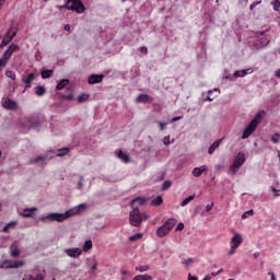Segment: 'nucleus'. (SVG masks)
<instances>
[{
  "label": "nucleus",
  "mask_w": 280,
  "mask_h": 280,
  "mask_svg": "<svg viewBox=\"0 0 280 280\" xmlns=\"http://www.w3.org/2000/svg\"><path fill=\"white\" fill-rule=\"evenodd\" d=\"M221 143H222V139L214 141L212 143V145H210V148L208 149V154H213V152H215V150H218V148H220Z\"/></svg>",
  "instance_id": "nucleus-20"
},
{
  "label": "nucleus",
  "mask_w": 280,
  "mask_h": 280,
  "mask_svg": "<svg viewBox=\"0 0 280 280\" xmlns=\"http://www.w3.org/2000/svg\"><path fill=\"white\" fill-rule=\"evenodd\" d=\"M259 121H261V113H257L254 119L249 122V125L245 128L243 131L242 139H248L250 135L257 130V127L259 126Z\"/></svg>",
  "instance_id": "nucleus-4"
},
{
  "label": "nucleus",
  "mask_w": 280,
  "mask_h": 280,
  "mask_svg": "<svg viewBox=\"0 0 280 280\" xmlns=\"http://www.w3.org/2000/svg\"><path fill=\"white\" fill-rule=\"evenodd\" d=\"M84 187V177H80L79 182H78V188L82 189Z\"/></svg>",
  "instance_id": "nucleus-44"
},
{
  "label": "nucleus",
  "mask_w": 280,
  "mask_h": 280,
  "mask_svg": "<svg viewBox=\"0 0 280 280\" xmlns=\"http://www.w3.org/2000/svg\"><path fill=\"white\" fill-rule=\"evenodd\" d=\"M117 156L122 163H130V155L126 154L124 151L119 150Z\"/></svg>",
  "instance_id": "nucleus-21"
},
{
  "label": "nucleus",
  "mask_w": 280,
  "mask_h": 280,
  "mask_svg": "<svg viewBox=\"0 0 280 280\" xmlns=\"http://www.w3.org/2000/svg\"><path fill=\"white\" fill-rule=\"evenodd\" d=\"M196 198V195H190L189 197L185 198L183 201H182V207H187V203L190 202L191 200H194Z\"/></svg>",
  "instance_id": "nucleus-31"
},
{
  "label": "nucleus",
  "mask_w": 280,
  "mask_h": 280,
  "mask_svg": "<svg viewBox=\"0 0 280 280\" xmlns=\"http://www.w3.org/2000/svg\"><path fill=\"white\" fill-rule=\"evenodd\" d=\"M188 280H198V278L197 277H194V276H191L190 273L188 275Z\"/></svg>",
  "instance_id": "nucleus-59"
},
{
  "label": "nucleus",
  "mask_w": 280,
  "mask_h": 280,
  "mask_svg": "<svg viewBox=\"0 0 280 280\" xmlns=\"http://www.w3.org/2000/svg\"><path fill=\"white\" fill-rule=\"evenodd\" d=\"M140 51H141V54H148V48L147 47H141Z\"/></svg>",
  "instance_id": "nucleus-57"
},
{
  "label": "nucleus",
  "mask_w": 280,
  "mask_h": 280,
  "mask_svg": "<svg viewBox=\"0 0 280 280\" xmlns=\"http://www.w3.org/2000/svg\"><path fill=\"white\" fill-rule=\"evenodd\" d=\"M249 73H253V68L246 69V70H237L234 72V78H244L245 75H248Z\"/></svg>",
  "instance_id": "nucleus-17"
},
{
  "label": "nucleus",
  "mask_w": 280,
  "mask_h": 280,
  "mask_svg": "<svg viewBox=\"0 0 280 280\" xmlns=\"http://www.w3.org/2000/svg\"><path fill=\"white\" fill-rule=\"evenodd\" d=\"M19 49H20L19 45L13 43L3 52L2 57H4L5 59L10 60V58H12V54H14V51H19Z\"/></svg>",
  "instance_id": "nucleus-7"
},
{
  "label": "nucleus",
  "mask_w": 280,
  "mask_h": 280,
  "mask_svg": "<svg viewBox=\"0 0 280 280\" xmlns=\"http://www.w3.org/2000/svg\"><path fill=\"white\" fill-rule=\"evenodd\" d=\"M160 129L161 130H165V126H167V124L165 122H159Z\"/></svg>",
  "instance_id": "nucleus-56"
},
{
  "label": "nucleus",
  "mask_w": 280,
  "mask_h": 280,
  "mask_svg": "<svg viewBox=\"0 0 280 280\" xmlns=\"http://www.w3.org/2000/svg\"><path fill=\"white\" fill-rule=\"evenodd\" d=\"M8 65V59H5V57H2L0 59V71L1 69H3V67H5Z\"/></svg>",
  "instance_id": "nucleus-41"
},
{
  "label": "nucleus",
  "mask_w": 280,
  "mask_h": 280,
  "mask_svg": "<svg viewBox=\"0 0 280 280\" xmlns=\"http://www.w3.org/2000/svg\"><path fill=\"white\" fill-rule=\"evenodd\" d=\"M65 86H69V79H62L56 86L57 91H62Z\"/></svg>",
  "instance_id": "nucleus-25"
},
{
  "label": "nucleus",
  "mask_w": 280,
  "mask_h": 280,
  "mask_svg": "<svg viewBox=\"0 0 280 280\" xmlns=\"http://www.w3.org/2000/svg\"><path fill=\"white\" fill-rule=\"evenodd\" d=\"M63 253H66V255H68V257H80V255H82V250L80 249V247H73V248H67L63 250Z\"/></svg>",
  "instance_id": "nucleus-9"
},
{
  "label": "nucleus",
  "mask_w": 280,
  "mask_h": 280,
  "mask_svg": "<svg viewBox=\"0 0 280 280\" xmlns=\"http://www.w3.org/2000/svg\"><path fill=\"white\" fill-rule=\"evenodd\" d=\"M145 205V199L141 197H137L136 199L131 200V207L133 209H139V207Z\"/></svg>",
  "instance_id": "nucleus-15"
},
{
  "label": "nucleus",
  "mask_w": 280,
  "mask_h": 280,
  "mask_svg": "<svg viewBox=\"0 0 280 280\" xmlns=\"http://www.w3.org/2000/svg\"><path fill=\"white\" fill-rule=\"evenodd\" d=\"M242 242H244V238L238 233H235L234 236L231 238L232 246L236 248H240V246H242Z\"/></svg>",
  "instance_id": "nucleus-10"
},
{
  "label": "nucleus",
  "mask_w": 280,
  "mask_h": 280,
  "mask_svg": "<svg viewBox=\"0 0 280 280\" xmlns=\"http://www.w3.org/2000/svg\"><path fill=\"white\" fill-rule=\"evenodd\" d=\"M222 272H224V269L221 268V269H220L219 271H217V272L213 271V272L211 273V276H212V277H218V275H222Z\"/></svg>",
  "instance_id": "nucleus-51"
},
{
  "label": "nucleus",
  "mask_w": 280,
  "mask_h": 280,
  "mask_svg": "<svg viewBox=\"0 0 280 280\" xmlns=\"http://www.w3.org/2000/svg\"><path fill=\"white\" fill-rule=\"evenodd\" d=\"M271 191H273L275 198H279V196H280V189H277V188H275V187H271Z\"/></svg>",
  "instance_id": "nucleus-46"
},
{
  "label": "nucleus",
  "mask_w": 280,
  "mask_h": 280,
  "mask_svg": "<svg viewBox=\"0 0 280 280\" xmlns=\"http://www.w3.org/2000/svg\"><path fill=\"white\" fill-rule=\"evenodd\" d=\"M61 97L63 100H69V101L73 100V90H71V88H67L66 93L61 94Z\"/></svg>",
  "instance_id": "nucleus-23"
},
{
  "label": "nucleus",
  "mask_w": 280,
  "mask_h": 280,
  "mask_svg": "<svg viewBox=\"0 0 280 280\" xmlns=\"http://www.w3.org/2000/svg\"><path fill=\"white\" fill-rule=\"evenodd\" d=\"M203 280H211V276H206Z\"/></svg>",
  "instance_id": "nucleus-64"
},
{
  "label": "nucleus",
  "mask_w": 280,
  "mask_h": 280,
  "mask_svg": "<svg viewBox=\"0 0 280 280\" xmlns=\"http://www.w3.org/2000/svg\"><path fill=\"white\" fill-rule=\"evenodd\" d=\"M2 106L7 108V110H16V102L11 98H5Z\"/></svg>",
  "instance_id": "nucleus-12"
},
{
  "label": "nucleus",
  "mask_w": 280,
  "mask_h": 280,
  "mask_svg": "<svg viewBox=\"0 0 280 280\" xmlns=\"http://www.w3.org/2000/svg\"><path fill=\"white\" fill-rule=\"evenodd\" d=\"M170 231L167 229V226L165 224H163L162 226H160L158 230H156V235L158 237H165L167 235H170Z\"/></svg>",
  "instance_id": "nucleus-13"
},
{
  "label": "nucleus",
  "mask_w": 280,
  "mask_h": 280,
  "mask_svg": "<svg viewBox=\"0 0 280 280\" xmlns=\"http://www.w3.org/2000/svg\"><path fill=\"white\" fill-rule=\"evenodd\" d=\"M170 187H172V182L166 180L163 183L162 190L165 191V190L170 189Z\"/></svg>",
  "instance_id": "nucleus-38"
},
{
  "label": "nucleus",
  "mask_w": 280,
  "mask_h": 280,
  "mask_svg": "<svg viewBox=\"0 0 280 280\" xmlns=\"http://www.w3.org/2000/svg\"><path fill=\"white\" fill-rule=\"evenodd\" d=\"M5 75H7V78H10L11 80H16V72H14L12 70H7Z\"/></svg>",
  "instance_id": "nucleus-35"
},
{
  "label": "nucleus",
  "mask_w": 280,
  "mask_h": 280,
  "mask_svg": "<svg viewBox=\"0 0 280 280\" xmlns=\"http://www.w3.org/2000/svg\"><path fill=\"white\" fill-rule=\"evenodd\" d=\"M28 280H45V276H43L42 273H38L36 277L30 276Z\"/></svg>",
  "instance_id": "nucleus-37"
},
{
  "label": "nucleus",
  "mask_w": 280,
  "mask_h": 280,
  "mask_svg": "<svg viewBox=\"0 0 280 280\" xmlns=\"http://www.w3.org/2000/svg\"><path fill=\"white\" fill-rule=\"evenodd\" d=\"M177 222H178V221H177L176 219L171 218V219H167V220L165 221L164 225L166 226V229H167L168 231H172V229H174V226H176V223H177Z\"/></svg>",
  "instance_id": "nucleus-19"
},
{
  "label": "nucleus",
  "mask_w": 280,
  "mask_h": 280,
  "mask_svg": "<svg viewBox=\"0 0 280 280\" xmlns=\"http://www.w3.org/2000/svg\"><path fill=\"white\" fill-rule=\"evenodd\" d=\"M136 270H138L139 272H148V270H150L149 266H141V267H137Z\"/></svg>",
  "instance_id": "nucleus-40"
},
{
  "label": "nucleus",
  "mask_w": 280,
  "mask_h": 280,
  "mask_svg": "<svg viewBox=\"0 0 280 280\" xmlns=\"http://www.w3.org/2000/svg\"><path fill=\"white\" fill-rule=\"evenodd\" d=\"M88 100H89V94H81V95L78 97L79 104H82V103L86 102Z\"/></svg>",
  "instance_id": "nucleus-36"
},
{
  "label": "nucleus",
  "mask_w": 280,
  "mask_h": 280,
  "mask_svg": "<svg viewBox=\"0 0 280 280\" xmlns=\"http://www.w3.org/2000/svg\"><path fill=\"white\" fill-rule=\"evenodd\" d=\"M142 237H143L142 233H137L132 236H129V242H137V241L141 240Z\"/></svg>",
  "instance_id": "nucleus-33"
},
{
  "label": "nucleus",
  "mask_w": 280,
  "mask_h": 280,
  "mask_svg": "<svg viewBox=\"0 0 280 280\" xmlns=\"http://www.w3.org/2000/svg\"><path fill=\"white\" fill-rule=\"evenodd\" d=\"M272 5H273L275 12H279V10H280V1L279 0H275L272 2Z\"/></svg>",
  "instance_id": "nucleus-39"
},
{
  "label": "nucleus",
  "mask_w": 280,
  "mask_h": 280,
  "mask_svg": "<svg viewBox=\"0 0 280 280\" xmlns=\"http://www.w3.org/2000/svg\"><path fill=\"white\" fill-rule=\"evenodd\" d=\"M269 275L271 276V280H277V277H275V272H269Z\"/></svg>",
  "instance_id": "nucleus-61"
},
{
  "label": "nucleus",
  "mask_w": 280,
  "mask_h": 280,
  "mask_svg": "<svg viewBox=\"0 0 280 280\" xmlns=\"http://www.w3.org/2000/svg\"><path fill=\"white\" fill-rule=\"evenodd\" d=\"M183 118V116H176V117H174V118H172V124H174V121H178V120H180Z\"/></svg>",
  "instance_id": "nucleus-55"
},
{
  "label": "nucleus",
  "mask_w": 280,
  "mask_h": 280,
  "mask_svg": "<svg viewBox=\"0 0 280 280\" xmlns=\"http://www.w3.org/2000/svg\"><path fill=\"white\" fill-rule=\"evenodd\" d=\"M4 4H5V0H0V10L3 8Z\"/></svg>",
  "instance_id": "nucleus-60"
},
{
  "label": "nucleus",
  "mask_w": 280,
  "mask_h": 280,
  "mask_svg": "<svg viewBox=\"0 0 280 280\" xmlns=\"http://www.w3.org/2000/svg\"><path fill=\"white\" fill-rule=\"evenodd\" d=\"M207 170H209V167H207V165H201L199 167H195L192 170V176H195V178H200L202 176V174H205V172H207Z\"/></svg>",
  "instance_id": "nucleus-11"
},
{
  "label": "nucleus",
  "mask_w": 280,
  "mask_h": 280,
  "mask_svg": "<svg viewBox=\"0 0 280 280\" xmlns=\"http://www.w3.org/2000/svg\"><path fill=\"white\" fill-rule=\"evenodd\" d=\"M40 161H45V156H37L35 160H32L31 163H38Z\"/></svg>",
  "instance_id": "nucleus-47"
},
{
  "label": "nucleus",
  "mask_w": 280,
  "mask_h": 280,
  "mask_svg": "<svg viewBox=\"0 0 280 280\" xmlns=\"http://www.w3.org/2000/svg\"><path fill=\"white\" fill-rule=\"evenodd\" d=\"M34 211H36V208H25L20 215L23 218H32V215H34Z\"/></svg>",
  "instance_id": "nucleus-16"
},
{
  "label": "nucleus",
  "mask_w": 280,
  "mask_h": 280,
  "mask_svg": "<svg viewBox=\"0 0 280 280\" xmlns=\"http://www.w3.org/2000/svg\"><path fill=\"white\" fill-rule=\"evenodd\" d=\"M7 36H9V38H11L12 40L14 36H16V28L10 27L9 31L7 32Z\"/></svg>",
  "instance_id": "nucleus-32"
},
{
  "label": "nucleus",
  "mask_w": 280,
  "mask_h": 280,
  "mask_svg": "<svg viewBox=\"0 0 280 280\" xmlns=\"http://www.w3.org/2000/svg\"><path fill=\"white\" fill-rule=\"evenodd\" d=\"M60 8L72 10L73 12H77V14H84V11L86 10L84 3H82L80 0H68L67 3Z\"/></svg>",
  "instance_id": "nucleus-3"
},
{
  "label": "nucleus",
  "mask_w": 280,
  "mask_h": 280,
  "mask_svg": "<svg viewBox=\"0 0 280 280\" xmlns=\"http://www.w3.org/2000/svg\"><path fill=\"white\" fill-rule=\"evenodd\" d=\"M66 154H69V148L59 149L56 156H66Z\"/></svg>",
  "instance_id": "nucleus-34"
},
{
  "label": "nucleus",
  "mask_w": 280,
  "mask_h": 280,
  "mask_svg": "<svg viewBox=\"0 0 280 280\" xmlns=\"http://www.w3.org/2000/svg\"><path fill=\"white\" fill-rule=\"evenodd\" d=\"M102 80H104L103 74H92L89 78V84H100V82H102Z\"/></svg>",
  "instance_id": "nucleus-14"
},
{
  "label": "nucleus",
  "mask_w": 280,
  "mask_h": 280,
  "mask_svg": "<svg viewBox=\"0 0 280 280\" xmlns=\"http://www.w3.org/2000/svg\"><path fill=\"white\" fill-rule=\"evenodd\" d=\"M136 102H138L139 104H148V102H150V95L139 94L136 98Z\"/></svg>",
  "instance_id": "nucleus-18"
},
{
  "label": "nucleus",
  "mask_w": 280,
  "mask_h": 280,
  "mask_svg": "<svg viewBox=\"0 0 280 280\" xmlns=\"http://www.w3.org/2000/svg\"><path fill=\"white\" fill-rule=\"evenodd\" d=\"M91 248H93V241L91 240L85 241V243L83 244V253H89Z\"/></svg>",
  "instance_id": "nucleus-27"
},
{
  "label": "nucleus",
  "mask_w": 280,
  "mask_h": 280,
  "mask_svg": "<svg viewBox=\"0 0 280 280\" xmlns=\"http://www.w3.org/2000/svg\"><path fill=\"white\" fill-rule=\"evenodd\" d=\"M276 78H280V69L276 71Z\"/></svg>",
  "instance_id": "nucleus-63"
},
{
  "label": "nucleus",
  "mask_w": 280,
  "mask_h": 280,
  "mask_svg": "<svg viewBox=\"0 0 280 280\" xmlns=\"http://www.w3.org/2000/svg\"><path fill=\"white\" fill-rule=\"evenodd\" d=\"M161 205H163V197L162 196H158L154 199H152V201H151L152 207H161Z\"/></svg>",
  "instance_id": "nucleus-24"
},
{
  "label": "nucleus",
  "mask_w": 280,
  "mask_h": 280,
  "mask_svg": "<svg viewBox=\"0 0 280 280\" xmlns=\"http://www.w3.org/2000/svg\"><path fill=\"white\" fill-rule=\"evenodd\" d=\"M19 255H21V252L19 250V248L13 249L11 253V257H19Z\"/></svg>",
  "instance_id": "nucleus-45"
},
{
  "label": "nucleus",
  "mask_w": 280,
  "mask_h": 280,
  "mask_svg": "<svg viewBox=\"0 0 280 280\" xmlns=\"http://www.w3.org/2000/svg\"><path fill=\"white\" fill-rule=\"evenodd\" d=\"M279 140H280V135H279V133H275V135L271 137L272 143H279Z\"/></svg>",
  "instance_id": "nucleus-42"
},
{
  "label": "nucleus",
  "mask_w": 280,
  "mask_h": 280,
  "mask_svg": "<svg viewBox=\"0 0 280 280\" xmlns=\"http://www.w3.org/2000/svg\"><path fill=\"white\" fill-rule=\"evenodd\" d=\"M213 209V202L211 205L206 206V211L209 212Z\"/></svg>",
  "instance_id": "nucleus-54"
},
{
  "label": "nucleus",
  "mask_w": 280,
  "mask_h": 280,
  "mask_svg": "<svg viewBox=\"0 0 280 280\" xmlns=\"http://www.w3.org/2000/svg\"><path fill=\"white\" fill-rule=\"evenodd\" d=\"M249 215H253V210L244 212L242 214V220H246V218H249Z\"/></svg>",
  "instance_id": "nucleus-43"
},
{
  "label": "nucleus",
  "mask_w": 280,
  "mask_h": 280,
  "mask_svg": "<svg viewBox=\"0 0 280 280\" xmlns=\"http://www.w3.org/2000/svg\"><path fill=\"white\" fill-rule=\"evenodd\" d=\"M143 220H150V215H148L145 212L141 213L139 209H133L130 211L129 222L131 226H141V222H143Z\"/></svg>",
  "instance_id": "nucleus-2"
},
{
  "label": "nucleus",
  "mask_w": 280,
  "mask_h": 280,
  "mask_svg": "<svg viewBox=\"0 0 280 280\" xmlns=\"http://www.w3.org/2000/svg\"><path fill=\"white\" fill-rule=\"evenodd\" d=\"M236 250H237V247H235L234 245H232V247H231V249H230V252H229V255H235Z\"/></svg>",
  "instance_id": "nucleus-50"
},
{
  "label": "nucleus",
  "mask_w": 280,
  "mask_h": 280,
  "mask_svg": "<svg viewBox=\"0 0 280 280\" xmlns=\"http://www.w3.org/2000/svg\"><path fill=\"white\" fill-rule=\"evenodd\" d=\"M183 229H185V224L184 223H178L175 231H183Z\"/></svg>",
  "instance_id": "nucleus-49"
},
{
  "label": "nucleus",
  "mask_w": 280,
  "mask_h": 280,
  "mask_svg": "<svg viewBox=\"0 0 280 280\" xmlns=\"http://www.w3.org/2000/svg\"><path fill=\"white\" fill-rule=\"evenodd\" d=\"M35 93L40 97L47 93V89H45V86L37 85L35 88Z\"/></svg>",
  "instance_id": "nucleus-26"
},
{
  "label": "nucleus",
  "mask_w": 280,
  "mask_h": 280,
  "mask_svg": "<svg viewBox=\"0 0 280 280\" xmlns=\"http://www.w3.org/2000/svg\"><path fill=\"white\" fill-rule=\"evenodd\" d=\"M21 266H25V261L23 260H4L0 268H21Z\"/></svg>",
  "instance_id": "nucleus-6"
},
{
  "label": "nucleus",
  "mask_w": 280,
  "mask_h": 280,
  "mask_svg": "<svg viewBox=\"0 0 280 280\" xmlns=\"http://www.w3.org/2000/svg\"><path fill=\"white\" fill-rule=\"evenodd\" d=\"M63 30H65L66 32H69V31L71 30V26H70L69 24H66L65 27H63Z\"/></svg>",
  "instance_id": "nucleus-58"
},
{
  "label": "nucleus",
  "mask_w": 280,
  "mask_h": 280,
  "mask_svg": "<svg viewBox=\"0 0 280 280\" xmlns=\"http://www.w3.org/2000/svg\"><path fill=\"white\" fill-rule=\"evenodd\" d=\"M34 80H36V74L34 73L22 77V82L25 84V89H32V82Z\"/></svg>",
  "instance_id": "nucleus-8"
},
{
  "label": "nucleus",
  "mask_w": 280,
  "mask_h": 280,
  "mask_svg": "<svg viewBox=\"0 0 280 280\" xmlns=\"http://www.w3.org/2000/svg\"><path fill=\"white\" fill-rule=\"evenodd\" d=\"M132 280H154V278L150 275H138L133 277Z\"/></svg>",
  "instance_id": "nucleus-28"
},
{
  "label": "nucleus",
  "mask_w": 280,
  "mask_h": 280,
  "mask_svg": "<svg viewBox=\"0 0 280 280\" xmlns=\"http://www.w3.org/2000/svg\"><path fill=\"white\" fill-rule=\"evenodd\" d=\"M260 2H253L249 7V10H255V8H257V5H259Z\"/></svg>",
  "instance_id": "nucleus-53"
},
{
  "label": "nucleus",
  "mask_w": 280,
  "mask_h": 280,
  "mask_svg": "<svg viewBox=\"0 0 280 280\" xmlns=\"http://www.w3.org/2000/svg\"><path fill=\"white\" fill-rule=\"evenodd\" d=\"M91 270H97V262H95L92 267Z\"/></svg>",
  "instance_id": "nucleus-62"
},
{
  "label": "nucleus",
  "mask_w": 280,
  "mask_h": 280,
  "mask_svg": "<svg viewBox=\"0 0 280 280\" xmlns=\"http://www.w3.org/2000/svg\"><path fill=\"white\" fill-rule=\"evenodd\" d=\"M12 43V37L10 35L5 34L2 38V42L0 43V49H3V47L10 45Z\"/></svg>",
  "instance_id": "nucleus-22"
},
{
  "label": "nucleus",
  "mask_w": 280,
  "mask_h": 280,
  "mask_svg": "<svg viewBox=\"0 0 280 280\" xmlns=\"http://www.w3.org/2000/svg\"><path fill=\"white\" fill-rule=\"evenodd\" d=\"M183 264L185 266H189V264H194V258H188V259L184 260Z\"/></svg>",
  "instance_id": "nucleus-48"
},
{
  "label": "nucleus",
  "mask_w": 280,
  "mask_h": 280,
  "mask_svg": "<svg viewBox=\"0 0 280 280\" xmlns=\"http://www.w3.org/2000/svg\"><path fill=\"white\" fill-rule=\"evenodd\" d=\"M18 222L16 221H11L10 223H8L4 228H3V232L8 233L10 231V229H14V226H16Z\"/></svg>",
  "instance_id": "nucleus-29"
},
{
  "label": "nucleus",
  "mask_w": 280,
  "mask_h": 280,
  "mask_svg": "<svg viewBox=\"0 0 280 280\" xmlns=\"http://www.w3.org/2000/svg\"><path fill=\"white\" fill-rule=\"evenodd\" d=\"M86 211V205L81 203L78 207H74L65 213L52 212L46 215L43 220H49L50 222H65V220H69V218H73V215H79V213H84Z\"/></svg>",
  "instance_id": "nucleus-1"
},
{
  "label": "nucleus",
  "mask_w": 280,
  "mask_h": 280,
  "mask_svg": "<svg viewBox=\"0 0 280 280\" xmlns=\"http://www.w3.org/2000/svg\"><path fill=\"white\" fill-rule=\"evenodd\" d=\"M54 74L52 70H43L42 71V78L45 80L47 78H51V75Z\"/></svg>",
  "instance_id": "nucleus-30"
},
{
  "label": "nucleus",
  "mask_w": 280,
  "mask_h": 280,
  "mask_svg": "<svg viewBox=\"0 0 280 280\" xmlns=\"http://www.w3.org/2000/svg\"><path fill=\"white\" fill-rule=\"evenodd\" d=\"M244 163H246V155L243 152H240L235 156L233 164L230 166L231 174L235 176V174H237V170H240Z\"/></svg>",
  "instance_id": "nucleus-5"
},
{
  "label": "nucleus",
  "mask_w": 280,
  "mask_h": 280,
  "mask_svg": "<svg viewBox=\"0 0 280 280\" xmlns=\"http://www.w3.org/2000/svg\"><path fill=\"white\" fill-rule=\"evenodd\" d=\"M163 143L164 145H170V136L164 137Z\"/></svg>",
  "instance_id": "nucleus-52"
}]
</instances>
